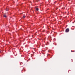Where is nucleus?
<instances>
[{
  "label": "nucleus",
  "instance_id": "obj_4",
  "mask_svg": "<svg viewBox=\"0 0 75 75\" xmlns=\"http://www.w3.org/2000/svg\"><path fill=\"white\" fill-rule=\"evenodd\" d=\"M23 18H25V16H23Z\"/></svg>",
  "mask_w": 75,
  "mask_h": 75
},
{
  "label": "nucleus",
  "instance_id": "obj_5",
  "mask_svg": "<svg viewBox=\"0 0 75 75\" xmlns=\"http://www.w3.org/2000/svg\"><path fill=\"white\" fill-rule=\"evenodd\" d=\"M73 27H75H75H74V26H72Z\"/></svg>",
  "mask_w": 75,
  "mask_h": 75
},
{
  "label": "nucleus",
  "instance_id": "obj_6",
  "mask_svg": "<svg viewBox=\"0 0 75 75\" xmlns=\"http://www.w3.org/2000/svg\"><path fill=\"white\" fill-rule=\"evenodd\" d=\"M0 52H1V51L0 50Z\"/></svg>",
  "mask_w": 75,
  "mask_h": 75
},
{
  "label": "nucleus",
  "instance_id": "obj_7",
  "mask_svg": "<svg viewBox=\"0 0 75 75\" xmlns=\"http://www.w3.org/2000/svg\"><path fill=\"white\" fill-rule=\"evenodd\" d=\"M74 52H75V51H73Z\"/></svg>",
  "mask_w": 75,
  "mask_h": 75
},
{
  "label": "nucleus",
  "instance_id": "obj_2",
  "mask_svg": "<svg viewBox=\"0 0 75 75\" xmlns=\"http://www.w3.org/2000/svg\"><path fill=\"white\" fill-rule=\"evenodd\" d=\"M3 16L4 17H7V16L6 15H4Z\"/></svg>",
  "mask_w": 75,
  "mask_h": 75
},
{
  "label": "nucleus",
  "instance_id": "obj_3",
  "mask_svg": "<svg viewBox=\"0 0 75 75\" xmlns=\"http://www.w3.org/2000/svg\"><path fill=\"white\" fill-rule=\"evenodd\" d=\"M36 10H37V11H38V8H36Z\"/></svg>",
  "mask_w": 75,
  "mask_h": 75
},
{
  "label": "nucleus",
  "instance_id": "obj_1",
  "mask_svg": "<svg viewBox=\"0 0 75 75\" xmlns=\"http://www.w3.org/2000/svg\"><path fill=\"white\" fill-rule=\"evenodd\" d=\"M69 31V29L68 28H67L66 29L65 31L66 33H68Z\"/></svg>",
  "mask_w": 75,
  "mask_h": 75
}]
</instances>
